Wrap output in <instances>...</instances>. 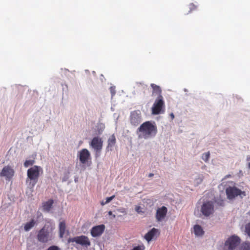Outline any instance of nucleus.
Wrapping results in <instances>:
<instances>
[{"instance_id": "obj_1", "label": "nucleus", "mask_w": 250, "mask_h": 250, "mask_svg": "<svg viewBox=\"0 0 250 250\" xmlns=\"http://www.w3.org/2000/svg\"><path fill=\"white\" fill-rule=\"evenodd\" d=\"M139 138L147 139L154 137L157 133V127L155 123L146 121L142 124L137 129Z\"/></svg>"}, {"instance_id": "obj_2", "label": "nucleus", "mask_w": 250, "mask_h": 250, "mask_svg": "<svg viewBox=\"0 0 250 250\" xmlns=\"http://www.w3.org/2000/svg\"><path fill=\"white\" fill-rule=\"evenodd\" d=\"M54 227L51 224H45L38 233L37 238L41 243H47L53 239L52 232Z\"/></svg>"}, {"instance_id": "obj_3", "label": "nucleus", "mask_w": 250, "mask_h": 250, "mask_svg": "<svg viewBox=\"0 0 250 250\" xmlns=\"http://www.w3.org/2000/svg\"><path fill=\"white\" fill-rule=\"evenodd\" d=\"M41 173H42V168L38 166H34L29 168L27 171V179L30 180V184L33 187L37 184L40 177Z\"/></svg>"}, {"instance_id": "obj_4", "label": "nucleus", "mask_w": 250, "mask_h": 250, "mask_svg": "<svg viewBox=\"0 0 250 250\" xmlns=\"http://www.w3.org/2000/svg\"><path fill=\"white\" fill-rule=\"evenodd\" d=\"M241 240L236 235H232L229 237L223 245L221 250H238Z\"/></svg>"}, {"instance_id": "obj_5", "label": "nucleus", "mask_w": 250, "mask_h": 250, "mask_svg": "<svg viewBox=\"0 0 250 250\" xmlns=\"http://www.w3.org/2000/svg\"><path fill=\"white\" fill-rule=\"evenodd\" d=\"M165 102L162 95L158 96L152 107V113L158 115L165 111Z\"/></svg>"}, {"instance_id": "obj_6", "label": "nucleus", "mask_w": 250, "mask_h": 250, "mask_svg": "<svg viewBox=\"0 0 250 250\" xmlns=\"http://www.w3.org/2000/svg\"><path fill=\"white\" fill-rule=\"evenodd\" d=\"M226 192L229 199H233L238 195L243 194L245 195V192L242 191L240 189L235 187H229L227 188Z\"/></svg>"}, {"instance_id": "obj_7", "label": "nucleus", "mask_w": 250, "mask_h": 250, "mask_svg": "<svg viewBox=\"0 0 250 250\" xmlns=\"http://www.w3.org/2000/svg\"><path fill=\"white\" fill-rule=\"evenodd\" d=\"M68 242H76L77 244L86 247L89 246L90 245V242L89 241L88 238L84 235L76 236L69 238Z\"/></svg>"}, {"instance_id": "obj_8", "label": "nucleus", "mask_w": 250, "mask_h": 250, "mask_svg": "<svg viewBox=\"0 0 250 250\" xmlns=\"http://www.w3.org/2000/svg\"><path fill=\"white\" fill-rule=\"evenodd\" d=\"M130 121L131 125L134 126H137L141 122V114L140 110H135L131 113Z\"/></svg>"}, {"instance_id": "obj_9", "label": "nucleus", "mask_w": 250, "mask_h": 250, "mask_svg": "<svg viewBox=\"0 0 250 250\" xmlns=\"http://www.w3.org/2000/svg\"><path fill=\"white\" fill-rule=\"evenodd\" d=\"M103 141L98 137H94L91 140L90 146L97 152H100L102 149Z\"/></svg>"}, {"instance_id": "obj_10", "label": "nucleus", "mask_w": 250, "mask_h": 250, "mask_svg": "<svg viewBox=\"0 0 250 250\" xmlns=\"http://www.w3.org/2000/svg\"><path fill=\"white\" fill-rule=\"evenodd\" d=\"M14 170L11 166H7L3 167L0 176L1 177H4L6 180H11L14 174Z\"/></svg>"}, {"instance_id": "obj_11", "label": "nucleus", "mask_w": 250, "mask_h": 250, "mask_svg": "<svg viewBox=\"0 0 250 250\" xmlns=\"http://www.w3.org/2000/svg\"><path fill=\"white\" fill-rule=\"evenodd\" d=\"M214 207L212 202H207L204 203L201 208L202 213L208 216L213 212Z\"/></svg>"}, {"instance_id": "obj_12", "label": "nucleus", "mask_w": 250, "mask_h": 250, "mask_svg": "<svg viewBox=\"0 0 250 250\" xmlns=\"http://www.w3.org/2000/svg\"><path fill=\"white\" fill-rule=\"evenodd\" d=\"M167 212V208L163 206L161 208H159L156 210L155 217L157 221H162L166 216Z\"/></svg>"}, {"instance_id": "obj_13", "label": "nucleus", "mask_w": 250, "mask_h": 250, "mask_svg": "<svg viewBox=\"0 0 250 250\" xmlns=\"http://www.w3.org/2000/svg\"><path fill=\"white\" fill-rule=\"evenodd\" d=\"M104 229L105 226L104 225L93 227L91 230V234L94 237L99 236L103 234Z\"/></svg>"}, {"instance_id": "obj_14", "label": "nucleus", "mask_w": 250, "mask_h": 250, "mask_svg": "<svg viewBox=\"0 0 250 250\" xmlns=\"http://www.w3.org/2000/svg\"><path fill=\"white\" fill-rule=\"evenodd\" d=\"M79 156L81 163L84 164L88 161L90 154L87 149L83 148L79 152Z\"/></svg>"}, {"instance_id": "obj_15", "label": "nucleus", "mask_w": 250, "mask_h": 250, "mask_svg": "<svg viewBox=\"0 0 250 250\" xmlns=\"http://www.w3.org/2000/svg\"><path fill=\"white\" fill-rule=\"evenodd\" d=\"M158 233V230L155 228H153L145 234L144 238L149 242Z\"/></svg>"}, {"instance_id": "obj_16", "label": "nucleus", "mask_w": 250, "mask_h": 250, "mask_svg": "<svg viewBox=\"0 0 250 250\" xmlns=\"http://www.w3.org/2000/svg\"><path fill=\"white\" fill-rule=\"evenodd\" d=\"M66 229V224L65 221H62L59 224V236L62 238L65 233Z\"/></svg>"}, {"instance_id": "obj_17", "label": "nucleus", "mask_w": 250, "mask_h": 250, "mask_svg": "<svg viewBox=\"0 0 250 250\" xmlns=\"http://www.w3.org/2000/svg\"><path fill=\"white\" fill-rule=\"evenodd\" d=\"M54 201L52 199H50L48 201L44 202L43 204L42 208L44 211H49L52 208Z\"/></svg>"}, {"instance_id": "obj_18", "label": "nucleus", "mask_w": 250, "mask_h": 250, "mask_svg": "<svg viewBox=\"0 0 250 250\" xmlns=\"http://www.w3.org/2000/svg\"><path fill=\"white\" fill-rule=\"evenodd\" d=\"M108 145H107V148L110 149V150L112 149V148L113 146L115 145L116 144V137L113 134L108 139Z\"/></svg>"}, {"instance_id": "obj_19", "label": "nucleus", "mask_w": 250, "mask_h": 250, "mask_svg": "<svg viewBox=\"0 0 250 250\" xmlns=\"http://www.w3.org/2000/svg\"><path fill=\"white\" fill-rule=\"evenodd\" d=\"M194 232L195 235L198 236H202L204 233L202 227L199 225L194 226Z\"/></svg>"}, {"instance_id": "obj_20", "label": "nucleus", "mask_w": 250, "mask_h": 250, "mask_svg": "<svg viewBox=\"0 0 250 250\" xmlns=\"http://www.w3.org/2000/svg\"><path fill=\"white\" fill-rule=\"evenodd\" d=\"M36 224V222L34 219H32L31 221L26 223L24 225V230L26 231H29L32 229Z\"/></svg>"}, {"instance_id": "obj_21", "label": "nucleus", "mask_w": 250, "mask_h": 250, "mask_svg": "<svg viewBox=\"0 0 250 250\" xmlns=\"http://www.w3.org/2000/svg\"><path fill=\"white\" fill-rule=\"evenodd\" d=\"M151 87L153 89V94L156 93V94L159 95V96L161 95V93L162 90L159 86H158L154 83H151Z\"/></svg>"}, {"instance_id": "obj_22", "label": "nucleus", "mask_w": 250, "mask_h": 250, "mask_svg": "<svg viewBox=\"0 0 250 250\" xmlns=\"http://www.w3.org/2000/svg\"><path fill=\"white\" fill-rule=\"evenodd\" d=\"M210 157V153L209 151L203 154L202 159L205 162H208Z\"/></svg>"}, {"instance_id": "obj_23", "label": "nucleus", "mask_w": 250, "mask_h": 250, "mask_svg": "<svg viewBox=\"0 0 250 250\" xmlns=\"http://www.w3.org/2000/svg\"><path fill=\"white\" fill-rule=\"evenodd\" d=\"M35 161L34 160H26L24 163V166L25 167H28L29 166H33L35 163Z\"/></svg>"}, {"instance_id": "obj_24", "label": "nucleus", "mask_w": 250, "mask_h": 250, "mask_svg": "<svg viewBox=\"0 0 250 250\" xmlns=\"http://www.w3.org/2000/svg\"><path fill=\"white\" fill-rule=\"evenodd\" d=\"M245 232L250 238V222L246 225Z\"/></svg>"}, {"instance_id": "obj_25", "label": "nucleus", "mask_w": 250, "mask_h": 250, "mask_svg": "<svg viewBox=\"0 0 250 250\" xmlns=\"http://www.w3.org/2000/svg\"><path fill=\"white\" fill-rule=\"evenodd\" d=\"M145 246L144 245H142L135 247L131 250H145Z\"/></svg>"}, {"instance_id": "obj_26", "label": "nucleus", "mask_w": 250, "mask_h": 250, "mask_svg": "<svg viewBox=\"0 0 250 250\" xmlns=\"http://www.w3.org/2000/svg\"><path fill=\"white\" fill-rule=\"evenodd\" d=\"M189 8L190 9L189 12H191L196 9L197 6H196L194 4L191 3L189 4Z\"/></svg>"}, {"instance_id": "obj_27", "label": "nucleus", "mask_w": 250, "mask_h": 250, "mask_svg": "<svg viewBox=\"0 0 250 250\" xmlns=\"http://www.w3.org/2000/svg\"><path fill=\"white\" fill-rule=\"evenodd\" d=\"M110 91L111 94V96L113 97L116 94L115 86H111L110 87Z\"/></svg>"}, {"instance_id": "obj_28", "label": "nucleus", "mask_w": 250, "mask_h": 250, "mask_svg": "<svg viewBox=\"0 0 250 250\" xmlns=\"http://www.w3.org/2000/svg\"><path fill=\"white\" fill-rule=\"evenodd\" d=\"M115 198V195H113L112 196L107 197L106 198V201L104 202V204H107L109 203L111 201H112Z\"/></svg>"}, {"instance_id": "obj_29", "label": "nucleus", "mask_w": 250, "mask_h": 250, "mask_svg": "<svg viewBox=\"0 0 250 250\" xmlns=\"http://www.w3.org/2000/svg\"><path fill=\"white\" fill-rule=\"evenodd\" d=\"M141 208L140 206H136L135 208V209L136 210V211L138 213H143L144 212L142 211L141 210Z\"/></svg>"}, {"instance_id": "obj_30", "label": "nucleus", "mask_w": 250, "mask_h": 250, "mask_svg": "<svg viewBox=\"0 0 250 250\" xmlns=\"http://www.w3.org/2000/svg\"><path fill=\"white\" fill-rule=\"evenodd\" d=\"M47 250H59V249L57 246H53L50 247Z\"/></svg>"}, {"instance_id": "obj_31", "label": "nucleus", "mask_w": 250, "mask_h": 250, "mask_svg": "<svg viewBox=\"0 0 250 250\" xmlns=\"http://www.w3.org/2000/svg\"><path fill=\"white\" fill-rule=\"evenodd\" d=\"M101 125L102 126H101V131H100V130L99 131V133H101L104 128V125L101 124Z\"/></svg>"}, {"instance_id": "obj_32", "label": "nucleus", "mask_w": 250, "mask_h": 250, "mask_svg": "<svg viewBox=\"0 0 250 250\" xmlns=\"http://www.w3.org/2000/svg\"><path fill=\"white\" fill-rule=\"evenodd\" d=\"M118 210L122 213H125V208H120L118 209Z\"/></svg>"}, {"instance_id": "obj_33", "label": "nucleus", "mask_w": 250, "mask_h": 250, "mask_svg": "<svg viewBox=\"0 0 250 250\" xmlns=\"http://www.w3.org/2000/svg\"><path fill=\"white\" fill-rule=\"evenodd\" d=\"M170 117H171V119H174V114H173L172 113H171L170 114Z\"/></svg>"}, {"instance_id": "obj_34", "label": "nucleus", "mask_w": 250, "mask_h": 250, "mask_svg": "<svg viewBox=\"0 0 250 250\" xmlns=\"http://www.w3.org/2000/svg\"><path fill=\"white\" fill-rule=\"evenodd\" d=\"M153 175H154V174L153 173H150L149 174L148 177L150 178V177H152Z\"/></svg>"}, {"instance_id": "obj_35", "label": "nucleus", "mask_w": 250, "mask_h": 250, "mask_svg": "<svg viewBox=\"0 0 250 250\" xmlns=\"http://www.w3.org/2000/svg\"><path fill=\"white\" fill-rule=\"evenodd\" d=\"M108 214L109 215H112L113 214L112 212L111 211H108Z\"/></svg>"}, {"instance_id": "obj_36", "label": "nucleus", "mask_w": 250, "mask_h": 250, "mask_svg": "<svg viewBox=\"0 0 250 250\" xmlns=\"http://www.w3.org/2000/svg\"><path fill=\"white\" fill-rule=\"evenodd\" d=\"M101 205H102V206H104V205H105V204H104V202L103 201H102V202L101 203Z\"/></svg>"}, {"instance_id": "obj_37", "label": "nucleus", "mask_w": 250, "mask_h": 250, "mask_svg": "<svg viewBox=\"0 0 250 250\" xmlns=\"http://www.w3.org/2000/svg\"><path fill=\"white\" fill-rule=\"evenodd\" d=\"M111 216H112L113 218H115L116 217L115 215H114V214H112Z\"/></svg>"}, {"instance_id": "obj_38", "label": "nucleus", "mask_w": 250, "mask_h": 250, "mask_svg": "<svg viewBox=\"0 0 250 250\" xmlns=\"http://www.w3.org/2000/svg\"><path fill=\"white\" fill-rule=\"evenodd\" d=\"M248 167L250 169V162L248 164Z\"/></svg>"}]
</instances>
